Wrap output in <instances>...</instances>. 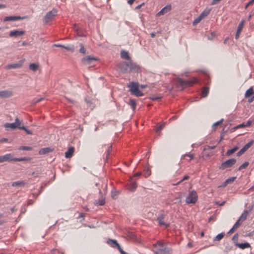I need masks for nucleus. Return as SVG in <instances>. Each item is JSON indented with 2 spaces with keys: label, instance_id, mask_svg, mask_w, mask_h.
Segmentation results:
<instances>
[{
  "label": "nucleus",
  "instance_id": "obj_1",
  "mask_svg": "<svg viewBox=\"0 0 254 254\" xmlns=\"http://www.w3.org/2000/svg\"><path fill=\"white\" fill-rule=\"evenodd\" d=\"M155 254H172V250L169 244L164 241H158L152 246Z\"/></svg>",
  "mask_w": 254,
  "mask_h": 254
},
{
  "label": "nucleus",
  "instance_id": "obj_2",
  "mask_svg": "<svg viewBox=\"0 0 254 254\" xmlns=\"http://www.w3.org/2000/svg\"><path fill=\"white\" fill-rule=\"evenodd\" d=\"M197 82V79L195 77H193L188 80H184L181 78L177 79V84L178 86H181L183 88L191 86Z\"/></svg>",
  "mask_w": 254,
  "mask_h": 254
},
{
  "label": "nucleus",
  "instance_id": "obj_3",
  "mask_svg": "<svg viewBox=\"0 0 254 254\" xmlns=\"http://www.w3.org/2000/svg\"><path fill=\"white\" fill-rule=\"evenodd\" d=\"M127 86L130 88L131 94L137 97H140L143 95V94L139 89V84L138 83L131 82L128 84Z\"/></svg>",
  "mask_w": 254,
  "mask_h": 254
},
{
  "label": "nucleus",
  "instance_id": "obj_4",
  "mask_svg": "<svg viewBox=\"0 0 254 254\" xmlns=\"http://www.w3.org/2000/svg\"><path fill=\"white\" fill-rule=\"evenodd\" d=\"M198 199L197 194L195 190L190 192L189 195L186 197V202L188 204H195Z\"/></svg>",
  "mask_w": 254,
  "mask_h": 254
},
{
  "label": "nucleus",
  "instance_id": "obj_5",
  "mask_svg": "<svg viewBox=\"0 0 254 254\" xmlns=\"http://www.w3.org/2000/svg\"><path fill=\"white\" fill-rule=\"evenodd\" d=\"M236 162V159L235 158L230 159L223 162L219 167V169L221 170L230 168L233 166Z\"/></svg>",
  "mask_w": 254,
  "mask_h": 254
},
{
  "label": "nucleus",
  "instance_id": "obj_6",
  "mask_svg": "<svg viewBox=\"0 0 254 254\" xmlns=\"http://www.w3.org/2000/svg\"><path fill=\"white\" fill-rule=\"evenodd\" d=\"M57 10L56 9H53L51 11L48 12L44 18V21L47 23L51 21L57 15Z\"/></svg>",
  "mask_w": 254,
  "mask_h": 254
},
{
  "label": "nucleus",
  "instance_id": "obj_7",
  "mask_svg": "<svg viewBox=\"0 0 254 254\" xmlns=\"http://www.w3.org/2000/svg\"><path fill=\"white\" fill-rule=\"evenodd\" d=\"M141 72V68L140 66L135 63L129 62V69L128 73H139Z\"/></svg>",
  "mask_w": 254,
  "mask_h": 254
},
{
  "label": "nucleus",
  "instance_id": "obj_8",
  "mask_svg": "<svg viewBox=\"0 0 254 254\" xmlns=\"http://www.w3.org/2000/svg\"><path fill=\"white\" fill-rule=\"evenodd\" d=\"M20 122L19 121V120L18 118H16L15 122L13 123L9 124V123H6L4 124V126L6 128L8 129V128H11V129H15L16 128H18L20 127Z\"/></svg>",
  "mask_w": 254,
  "mask_h": 254
},
{
  "label": "nucleus",
  "instance_id": "obj_9",
  "mask_svg": "<svg viewBox=\"0 0 254 254\" xmlns=\"http://www.w3.org/2000/svg\"><path fill=\"white\" fill-rule=\"evenodd\" d=\"M97 59L91 56H87L82 59V63L85 65L92 64L94 62L96 61Z\"/></svg>",
  "mask_w": 254,
  "mask_h": 254
},
{
  "label": "nucleus",
  "instance_id": "obj_10",
  "mask_svg": "<svg viewBox=\"0 0 254 254\" xmlns=\"http://www.w3.org/2000/svg\"><path fill=\"white\" fill-rule=\"evenodd\" d=\"M165 217V215L164 213H161L157 217V221L159 226H165V227H168L169 226V224L166 223L164 222V219Z\"/></svg>",
  "mask_w": 254,
  "mask_h": 254
},
{
  "label": "nucleus",
  "instance_id": "obj_11",
  "mask_svg": "<svg viewBox=\"0 0 254 254\" xmlns=\"http://www.w3.org/2000/svg\"><path fill=\"white\" fill-rule=\"evenodd\" d=\"M23 64V61L20 60L17 63H13L7 64L5 66V68L7 69L12 68H18L21 67Z\"/></svg>",
  "mask_w": 254,
  "mask_h": 254
},
{
  "label": "nucleus",
  "instance_id": "obj_12",
  "mask_svg": "<svg viewBox=\"0 0 254 254\" xmlns=\"http://www.w3.org/2000/svg\"><path fill=\"white\" fill-rule=\"evenodd\" d=\"M120 68L123 73H128L129 69V62H124L121 64Z\"/></svg>",
  "mask_w": 254,
  "mask_h": 254
},
{
  "label": "nucleus",
  "instance_id": "obj_13",
  "mask_svg": "<svg viewBox=\"0 0 254 254\" xmlns=\"http://www.w3.org/2000/svg\"><path fill=\"white\" fill-rule=\"evenodd\" d=\"M13 159H14V158L13 157L12 155L11 154H6L0 156V163L5 161H13Z\"/></svg>",
  "mask_w": 254,
  "mask_h": 254
},
{
  "label": "nucleus",
  "instance_id": "obj_14",
  "mask_svg": "<svg viewBox=\"0 0 254 254\" xmlns=\"http://www.w3.org/2000/svg\"><path fill=\"white\" fill-rule=\"evenodd\" d=\"M244 25V20L241 21V22L239 23V26L237 28V30L235 35V38L238 39L239 38L240 34L241 33L243 28Z\"/></svg>",
  "mask_w": 254,
  "mask_h": 254
},
{
  "label": "nucleus",
  "instance_id": "obj_15",
  "mask_svg": "<svg viewBox=\"0 0 254 254\" xmlns=\"http://www.w3.org/2000/svg\"><path fill=\"white\" fill-rule=\"evenodd\" d=\"M24 17L18 16H6L3 19V21H16L18 20L23 19Z\"/></svg>",
  "mask_w": 254,
  "mask_h": 254
},
{
  "label": "nucleus",
  "instance_id": "obj_16",
  "mask_svg": "<svg viewBox=\"0 0 254 254\" xmlns=\"http://www.w3.org/2000/svg\"><path fill=\"white\" fill-rule=\"evenodd\" d=\"M12 92L10 91L3 90L0 91V97L1 98H8L12 95Z\"/></svg>",
  "mask_w": 254,
  "mask_h": 254
},
{
  "label": "nucleus",
  "instance_id": "obj_17",
  "mask_svg": "<svg viewBox=\"0 0 254 254\" xmlns=\"http://www.w3.org/2000/svg\"><path fill=\"white\" fill-rule=\"evenodd\" d=\"M24 34V31H19V30H14L10 31L9 33V36L10 37H18L20 36H22Z\"/></svg>",
  "mask_w": 254,
  "mask_h": 254
},
{
  "label": "nucleus",
  "instance_id": "obj_18",
  "mask_svg": "<svg viewBox=\"0 0 254 254\" xmlns=\"http://www.w3.org/2000/svg\"><path fill=\"white\" fill-rule=\"evenodd\" d=\"M251 210L252 209H251L249 210H245L244 212L242 214L239 219L243 222L247 219V217L250 214Z\"/></svg>",
  "mask_w": 254,
  "mask_h": 254
},
{
  "label": "nucleus",
  "instance_id": "obj_19",
  "mask_svg": "<svg viewBox=\"0 0 254 254\" xmlns=\"http://www.w3.org/2000/svg\"><path fill=\"white\" fill-rule=\"evenodd\" d=\"M171 9V5H167L166 6H165L162 9H161L158 13V15H163L165 13L168 12Z\"/></svg>",
  "mask_w": 254,
  "mask_h": 254
},
{
  "label": "nucleus",
  "instance_id": "obj_20",
  "mask_svg": "<svg viewBox=\"0 0 254 254\" xmlns=\"http://www.w3.org/2000/svg\"><path fill=\"white\" fill-rule=\"evenodd\" d=\"M74 152V148L73 147H69L67 151L65 153V157L66 158H70L72 156Z\"/></svg>",
  "mask_w": 254,
  "mask_h": 254
},
{
  "label": "nucleus",
  "instance_id": "obj_21",
  "mask_svg": "<svg viewBox=\"0 0 254 254\" xmlns=\"http://www.w3.org/2000/svg\"><path fill=\"white\" fill-rule=\"evenodd\" d=\"M151 171L150 168L148 166H145L143 171V175L144 177L145 178H147L151 175Z\"/></svg>",
  "mask_w": 254,
  "mask_h": 254
},
{
  "label": "nucleus",
  "instance_id": "obj_22",
  "mask_svg": "<svg viewBox=\"0 0 254 254\" xmlns=\"http://www.w3.org/2000/svg\"><path fill=\"white\" fill-rule=\"evenodd\" d=\"M235 246L243 250L246 248H251L250 244L247 242L244 244H239L238 243H235Z\"/></svg>",
  "mask_w": 254,
  "mask_h": 254
},
{
  "label": "nucleus",
  "instance_id": "obj_23",
  "mask_svg": "<svg viewBox=\"0 0 254 254\" xmlns=\"http://www.w3.org/2000/svg\"><path fill=\"white\" fill-rule=\"evenodd\" d=\"M137 187V183L135 181H131L128 187V189L131 191H134Z\"/></svg>",
  "mask_w": 254,
  "mask_h": 254
},
{
  "label": "nucleus",
  "instance_id": "obj_24",
  "mask_svg": "<svg viewBox=\"0 0 254 254\" xmlns=\"http://www.w3.org/2000/svg\"><path fill=\"white\" fill-rule=\"evenodd\" d=\"M121 56L123 59L130 60V57L129 56L128 53L126 51H122L121 52Z\"/></svg>",
  "mask_w": 254,
  "mask_h": 254
},
{
  "label": "nucleus",
  "instance_id": "obj_25",
  "mask_svg": "<svg viewBox=\"0 0 254 254\" xmlns=\"http://www.w3.org/2000/svg\"><path fill=\"white\" fill-rule=\"evenodd\" d=\"M194 157V155L193 154H186L185 155H183L182 157H181V159H187V160H188L189 161H190V160H191L192 159H193Z\"/></svg>",
  "mask_w": 254,
  "mask_h": 254
},
{
  "label": "nucleus",
  "instance_id": "obj_26",
  "mask_svg": "<svg viewBox=\"0 0 254 254\" xmlns=\"http://www.w3.org/2000/svg\"><path fill=\"white\" fill-rule=\"evenodd\" d=\"M107 243L114 248H116V246L119 244L116 240L111 239L107 240Z\"/></svg>",
  "mask_w": 254,
  "mask_h": 254
},
{
  "label": "nucleus",
  "instance_id": "obj_27",
  "mask_svg": "<svg viewBox=\"0 0 254 254\" xmlns=\"http://www.w3.org/2000/svg\"><path fill=\"white\" fill-rule=\"evenodd\" d=\"M210 9H205L203 10L199 16L203 19L210 13Z\"/></svg>",
  "mask_w": 254,
  "mask_h": 254
},
{
  "label": "nucleus",
  "instance_id": "obj_28",
  "mask_svg": "<svg viewBox=\"0 0 254 254\" xmlns=\"http://www.w3.org/2000/svg\"><path fill=\"white\" fill-rule=\"evenodd\" d=\"M52 151V149L49 147H46L41 149L39 150V154H45L46 153H48Z\"/></svg>",
  "mask_w": 254,
  "mask_h": 254
},
{
  "label": "nucleus",
  "instance_id": "obj_29",
  "mask_svg": "<svg viewBox=\"0 0 254 254\" xmlns=\"http://www.w3.org/2000/svg\"><path fill=\"white\" fill-rule=\"evenodd\" d=\"M29 69L33 71H35L38 70L39 68V65L35 63H32L29 64Z\"/></svg>",
  "mask_w": 254,
  "mask_h": 254
},
{
  "label": "nucleus",
  "instance_id": "obj_30",
  "mask_svg": "<svg viewBox=\"0 0 254 254\" xmlns=\"http://www.w3.org/2000/svg\"><path fill=\"white\" fill-rule=\"evenodd\" d=\"M105 203V200L104 198L102 196L101 199L98 200H95L94 203L97 205H103Z\"/></svg>",
  "mask_w": 254,
  "mask_h": 254
},
{
  "label": "nucleus",
  "instance_id": "obj_31",
  "mask_svg": "<svg viewBox=\"0 0 254 254\" xmlns=\"http://www.w3.org/2000/svg\"><path fill=\"white\" fill-rule=\"evenodd\" d=\"M254 94V90L253 87H251L247 90L245 93V97L248 98Z\"/></svg>",
  "mask_w": 254,
  "mask_h": 254
},
{
  "label": "nucleus",
  "instance_id": "obj_32",
  "mask_svg": "<svg viewBox=\"0 0 254 254\" xmlns=\"http://www.w3.org/2000/svg\"><path fill=\"white\" fill-rule=\"evenodd\" d=\"M238 146H236L234 148H232V149H229L228 150L227 152L226 153V155L227 156H230L231 155V154H232L233 153H234V152H235L238 149Z\"/></svg>",
  "mask_w": 254,
  "mask_h": 254
},
{
  "label": "nucleus",
  "instance_id": "obj_33",
  "mask_svg": "<svg viewBox=\"0 0 254 254\" xmlns=\"http://www.w3.org/2000/svg\"><path fill=\"white\" fill-rule=\"evenodd\" d=\"M25 182L24 181H17L13 182L12 184V186L13 187H17V186H24L25 185Z\"/></svg>",
  "mask_w": 254,
  "mask_h": 254
},
{
  "label": "nucleus",
  "instance_id": "obj_34",
  "mask_svg": "<svg viewBox=\"0 0 254 254\" xmlns=\"http://www.w3.org/2000/svg\"><path fill=\"white\" fill-rule=\"evenodd\" d=\"M209 93V88L207 87H203L202 90V96L206 97Z\"/></svg>",
  "mask_w": 254,
  "mask_h": 254
},
{
  "label": "nucleus",
  "instance_id": "obj_35",
  "mask_svg": "<svg viewBox=\"0 0 254 254\" xmlns=\"http://www.w3.org/2000/svg\"><path fill=\"white\" fill-rule=\"evenodd\" d=\"M224 237V233H221L217 235L214 239V241H219L222 239Z\"/></svg>",
  "mask_w": 254,
  "mask_h": 254
},
{
  "label": "nucleus",
  "instance_id": "obj_36",
  "mask_svg": "<svg viewBox=\"0 0 254 254\" xmlns=\"http://www.w3.org/2000/svg\"><path fill=\"white\" fill-rule=\"evenodd\" d=\"M30 158L29 157H21L20 158H14V159H13V161L14 162H17V161H30Z\"/></svg>",
  "mask_w": 254,
  "mask_h": 254
},
{
  "label": "nucleus",
  "instance_id": "obj_37",
  "mask_svg": "<svg viewBox=\"0 0 254 254\" xmlns=\"http://www.w3.org/2000/svg\"><path fill=\"white\" fill-rule=\"evenodd\" d=\"M190 176L188 175H186L182 180H181L180 181L178 182L176 184H174L173 185H178L179 184H181V183L185 181L188 180L190 179Z\"/></svg>",
  "mask_w": 254,
  "mask_h": 254
},
{
  "label": "nucleus",
  "instance_id": "obj_38",
  "mask_svg": "<svg viewBox=\"0 0 254 254\" xmlns=\"http://www.w3.org/2000/svg\"><path fill=\"white\" fill-rule=\"evenodd\" d=\"M128 104L133 110L135 109L136 102L134 100L130 99Z\"/></svg>",
  "mask_w": 254,
  "mask_h": 254
},
{
  "label": "nucleus",
  "instance_id": "obj_39",
  "mask_svg": "<svg viewBox=\"0 0 254 254\" xmlns=\"http://www.w3.org/2000/svg\"><path fill=\"white\" fill-rule=\"evenodd\" d=\"M19 149L21 150L30 151L32 149V148L30 146H21L19 147Z\"/></svg>",
  "mask_w": 254,
  "mask_h": 254
},
{
  "label": "nucleus",
  "instance_id": "obj_40",
  "mask_svg": "<svg viewBox=\"0 0 254 254\" xmlns=\"http://www.w3.org/2000/svg\"><path fill=\"white\" fill-rule=\"evenodd\" d=\"M249 164V163L248 162H245L239 167V170H242L244 169H245L248 166Z\"/></svg>",
  "mask_w": 254,
  "mask_h": 254
},
{
  "label": "nucleus",
  "instance_id": "obj_41",
  "mask_svg": "<svg viewBox=\"0 0 254 254\" xmlns=\"http://www.w3.org/2000/svg\"><path fill=\"white\" fill-rule=\"evenodd\" d=\"M64 48L66 49L67 51H71V52H73L74 50V47L73 45H70L68 46H64Z\"/></svg>",
  "mask_w": 254,
  "mask_h": 254
},
{
  "label": "nucleus",
  "instance_id": "obj_42",
  "mask_svg": "<svg viewBox=\"0 0 254 254\" xmlns=\"http://www.w3.org/2000/svg\"><path fill=\"white\" fill-rule=\"evenodd\" d=\"M254 143V141L251 140V141L247 143L245 146L243 147L244 148H245V149L247 150L250 147H251Z\"/></svg>",
  "mask_w": 254,
  "mask_h": 254
},
{
  "label": "nucleus",
  "instance_id": "obj_43",
  "mask_svg": "<svg viewBox=\"0 0 254 254\" xmlns=\"http://www.w3.org/2000/svg\"><path fill=\"white\" fill-rule=\"evenodd\" d=\"M254 143V141L251 140V141L247 143L245 146L243 147L244 148H245V149L247 150L250 147H251Z\"/></svg>",
  "mask_w": 254,
  "mask_h": 254
},
{
  "label": "nucleus",
  "instance_id": "obj_44",
  "mask_svg": "<svg viewBox=\"0 0 254 254\" xmlns=\"http://www.w3.org/2000/svg\"><path fill=\"white\" fill-rule=\"evenodd\" d=\"M254 143V141L251 140V141L247 143L245 146L243 147L244 148H245V149L247 150L250 147H251Z\"/></svg>",
  "mask_w": 254,
  "mask_h": 254
},
{
  "label": "nucleus",
  "instance_id": "obj_45",
  "mask_svg": "<svg viewBox=\"0 0 254 254\" xmlns=\"http://www.w3.org/2000/svg\"><path fill=\"white\" fill-rule=\"evenodd\" d=\"M254 143V141L251 140V141L247 143L245 146L243 147L244 148H245V149L247 150L250 147H251Z\"/></svg>",
  "mask_w": 254,
  "mask_h": 254
},
{
  "label": "nucleus",
  "instance_id": "obj_46",
  "mask_svg": "<svg viewBox=\"0 0 254 254\" xmlns=\"http://www.w3.org/2000/svg\"><path fill=\"white\" fill-rule=\"evenodd\" d=\"M236 177H232L229 178L226 180V183L228 184H231V183H233L236 180Z\"/></svg>",
  "mask_w": 254,
  "mask_h": 254
},
{
  "label": "nucleus",
  "instance_id": "obj_47",
  "mask_svg": "<svg viewBox=\"0 0 254 254\" xmlns=\"http://www.w3.org/2000/svg\"><path fill=\"white\" fill-rule=\"evenodd\" d=\"M19 129L24 130L28 134H32V132L31 130L27 129L25 127H19Z\"/></svg>",
  "mask_w": 254,
  "mask_h": 254
},
{
  "label": "nucleus",
  "instance_id": "obj_48",
  "mask_svg": "<svg viewBox=\"0 0 254 254\" xmlns=\"http://www.w3.org/2000/svg\"><path fill=\"white\" fill-rule=\"evenodd\" d=\"M80 48L79 49V52L85 54L86 53V50L83 46V45L82 44H80Z\"/></svg>",
  "mask_w": 254,
  "mask_h": 254
},
{
  "label": "nucleus",
  "instance_id": "obj_49",
  "mask_svg": "<svg viewBox=\"0 0 254 254\" xmlns=\"http://www.w3.org/2000/svg\"><path fill=\"white\" fill-rule=\"evenodd\" d=\"M202 19L199 16L193 21L192 23L193 25H195L196 24H198L201 21Z\"/></svg>",
  "mask_w": 254,
  "mask_h": 254
},
{
  "label": "nucleus",
  "instance_id": "obj_50",
  "mask_svg": "<svg viewBox=\"0 0 254 254\" xmlns=\"http://www.w3.org/2000/svg\"><path fill=\"white\" fill-rule=\"evenodd\" d=\"M242 223H243L242 221H241L240 220L238 219L233 226L237 229L241 225V224Z\"/></svg>",
  "mask_w": 254,
  "mask_h": 254
},
{
  "label": "nucleus",
  "instance_id": "obj_51",
  "mask_svg": "<svg viewBox=\"0 0 254 254\" xmlns=\"http://www.w3.org/2000/svg\"><path fill=\"white\" fill-rule=\"evenodd\" d=\"M238 237H239V235L237 233L235 234L234 235V236L233 237L232 240L234 241L235 244V243H238Z\"/></svg>",
  "mask_w": 254,
  "mask_h": 254
},
{
  "label": "nucleus",
  "instance_id": "obj_52",
  "mask_svg": "<svg viewBox=\"0 0 254 254\" xmlns=\"http://www.w3.org/2000/svg\"><path fill=\"white\" fill-rule=\"evenodd\" d=\"M224 120L223 119H221V120H220L219 121H218L216 123H215L213 125V127H215L216 126H219L220 125V124H221L223 122Z\"/></svg>",
  "mask_w": 254,
  "mask_h": 254
},
{
  "label": "nucleus",
  "instance_id": "obj_53",
  "mask_svg": "<svg viewBox=\"0 0 254 254\" xmlns=\"http://www.w3.org/2000/svg\"><path fill=\"white\" fill-rule=\"evenodd\" d=\"M164 127V125H159V126H158L157 127V128L156 129V131L157 132H159L161 130H162L163 128Z\"/></svg>",
  "mask_w": 254,
  "mask_h": 254
},
{
  "label": "nucleus",
  "instance_id": "obj_54",
  "mask_svg": "<svg viewBox=\"0 0 254 254\" xmlns=\"http://www.w3.org/2000/svg\"><path fill=\"white\" fill-rule=\"evenodd\" d=\"M245 127V123H243V124H241L240 125H238L237 126L235 127L234 128V129H238V128H242V127Z\"/></svg>",
  "mask_w": 254,
  "mask_h": 254
},
{
  "label": "nucleus",
  "instance_id": "obj_55",
  "mask_svg": "<svg viewBox=\"0 0 254 254\" xmlns=\"http://www.w3.org/2000/svg\"><path fill=\"white\" fill-rule=\"evenodd\" d=\"M161 98L160 97L156 96H153L150 98V99L153 101H157L159 100Z\"/></svg>",
  "mask_w": 254,
  "mask_h": 254
},
{
  "label": "nucleus",
  "instance_id": "obj_56",
  "mask_svg": "<svg viewBox=\"0 0 254 254\" xmlns=\"http://www.w3.org/2000/svg\"><path fill=\"white\" fill-rule=\"evenodd\" d=\"M116 248L118 249V250L120 251V253L121 254H123L122 253H124V252H125L123 250V249L121 248V247H120V245L118 244L117 246H116Z\"/></svg>",
  "mask_w": 254,
  "mask_h": 254
},
{
  "label": "nucleus",
  "instance_id": "obj_57",
  "mask_svg": "<svg viewBox=\"0 0 254 254\" xmlns=\"http://www.w3.org/2000/svg\"><path fill=\"white\" fill-rule=\"evenodd\" d=\"M252 124V122L251 121H248L246 124H245V127H250Z\"/></svg>",
  "mask_w": 254,
  "mask_h": 254
},
{
  "label": "nucleus",
  "instance_id": "obj_58",
  "mask_svg": "<svg viewBox=\"0 0 254 254\" xmlns=\"http://www.w3.org/2000/svg\"><path fill=\"white\" fill-rule=\"evenodd\" d=\"M232 250V247L231 246H227L225 247V250L226 252L230 251Z\"/></svg>",
  "mask_w": 254,
  "mask_h": 254
},
{
  "label": "nucleus",
  "instance_id": "obj_59",
  "mask_svg": "<svg viewBox=\"0 0 254 254\" xmlns=\"http://www.w3.org/2000/svg\"><path fill=\"white\" fill-rule=\"evenodd\" d=\"M221 0H213L211 2V5H215L218 3Z\"/></svg>",
  "mask_w": 254,
  "mask_h": 254
},
{
  "label": "nucleus",
  "instance_id": "obj_60",
  "mask_svg": "<svg viewBox=\"0 0 254 254\" xmlns=\"http://www.w3.org/2000/svg\"><path fill=\"white\" fill-rule=\"evenodd\" d=\"M236 229L233 226L228 232L229 234L233 233L235 232Z\"/></svg>",
  "mask_w": 254,
  "mask_h": 254
},
{
  "label": "nucleus",
  "instance_id": "obj_61",
  "mask_svg": "<svg viewBox=\"0 0 254 254\" xmlns=\"http://www.w3.org/2000/svg\"><path fill=\"white\" fill-rule=\"evenodd\" d=\"M53 47H61V48H63L64 47V45H61V44H54L53 45Z\"/></svg>",
  "mask_w": 254,
  "mask_h": 254
},
{
  "label": "nucleus",
  "instance_id": "obj_62",
  "mask_svg": "<svg viewBox=\"0 0 254 254\" xmlns=\"http://www.w3.org/2000/svg\"><path fill=\"white\" fill-rule=\"evenodd\" d=\"M112 150V146H109L107 153H111Z\"/></svg>",
  "mask_w": 254,
  "mask_h": 254
},
{
  "label": "nucleus",
  "instance_id": "obj_63",
  "mask_svg": "<svg viewBox=\"0 0 254 254\" xmlns=\"http://www.w3.org/2000/svg\"><path fill=\"white\" fill-rule=\"evenodd\" d=\"M225 132V131L224 130H223V132L221 134L219 142H220L223 139V134H224Z\"/></svg>",
  "mask_w": 254,
  "mask_h": 254
},
{
  "label": "nucleus",
  "instance_id": "obj_64",
  "mask_svg": "<svg viewBox=\"0 0 254 254\" xmlns=\"http://www.w3.org/2000/svg\"><path fill=\"white\" fill-rule=\"evenodd\" d=\"M246 151H247V150H246V149H245V148H244V147H243V148H242L240 150V151L241 152H242V154H244V153Z\"/></svg>",
  "mask_w": 254,
  "mask_h": 254
}]
</instances>
